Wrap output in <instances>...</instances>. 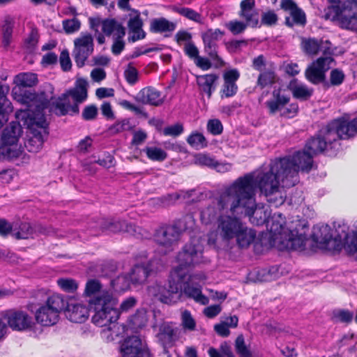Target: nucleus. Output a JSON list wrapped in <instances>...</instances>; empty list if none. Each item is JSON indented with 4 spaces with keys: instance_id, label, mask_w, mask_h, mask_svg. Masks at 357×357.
Returning a JSON list of instances; mask_svg holds the SVG:
<instances>
[{
    "instance_id": "obj_12",
    "label": "nucleus",
    "mask_w": 357,
    "mask_h": 357,
    "mask_svg": "<svg viewBox=\"0 0 357 357\" xmlns=\"http://www.w3.org/2000/svg\"><path fill=\"white\" fill-rule=\"evenodd\" d=\"M337 225H334L333 229L328 225H317L313 227L311 235L312 241L321 249L339 251L342 243L338 232H336Z\"/></svg>"
},
{
    "instance_id": "obj_19",
    "label": "nucleus",
    "mask_w": 357,
    "mask_h": 357,
    "mask_svg": "<svg viewBox=\"0 0 357 357\" xmlns=\"http://www.w3.org/2000/svg\"><path fill=\"white\" fill-rule=\"evenodd\" d=\"M333 61L331 56L319 57L314 61L305 70V77L310 82L317 84L325 80V73L330 68Z\"/></svg>"
},
{
    "instance_id": "obj_33",
    "label": "nucleus",
    "mask_w": 357,
    "mask_h": 357,
    "mask_svg": "<svg viewBox=\"0 0 357 357\" xmlns=\"http://www.w3.org/2000/svg\"><path fill=\"white\" fill-rule=\"evenodd\" d=\"M22 133L19 122L12 121L6 126L2 133L1 139L5 145H13L17 142Z\"/></svg>"
},
{
    "instance_id": "obj_40",
    "label": "nucleus",
    "mask_w": 357,
    "mask_h": 357,
    "mask_svg": "<svg viewBox=\"0 0 357 357\" xmlns=\"http://www.w3.org/2000/svg\"><path fill=\"white\" fill-rule=\"evenodd\" d=\"M289 89L295 98L302 100H307L312 95V89L305 85L298 84L296 80L291 81L289 84Z\"/></svg>"
},
{
    "instance_id": "obj_59",
    "label": "nucleus",
    "mask_w": 357,
    "mask_h": 357,
    "mask_svg": "<svg viewBox=\"0 0 357 357\" xmlns=\"http://www.w3.org/2000/svg\"><path fill=\"white\" fill-rule=\"evenodd\" d=\"M207 130L213 135H220L223 130L221 121L217 119L209 120L207 123Z\"/></svg>"
},
{
    "instance_id": "obj_1",
    "label": "nucleus",
    "mask_w": 357,
    "mask_h": 357,
    "mask_svg": "<svg viewBox=\"0 0 357 357\" xmlns=\"http://www.w3.org/2000/svg\"><path fill=\"white\" fill-rule=\"evenodd\" d=\"M313 165V157L305 149L297 151L291 157L271 162L270 169L258 178L259 189L267 202L275 207L281 206L287 194L284 188L294 186L298 182V172H308Z\"/></svg>"
},
{
    "instance_id": "obj_10",
    "label": "nucleus",
    "mask_w": 357,
    "mask_h": 357,
    "mask_svg": "<svg viewBox=\"0 0 357 357\" xmlns=\"http://www.w3.org/2000/svg\"><path fill=\"white\" fill-rule=\"evenodd\" d=\"M65 305L66 302L61 296L52 294L48 297L45 303L36 311V321L44 326L56 324L59 318V313L64 309Z\"/></svg>"
},
{
    "instance_id": "obj_18",
    "label": "nucleus",
    "mask_w": 357,
    "mask_h": 357,
    "mask_svg": "<svg viewBox=\"0 0 357 357\" xmlns=\"http://www.w3.org/2000/svg\"><path fill=\"white\" fill-rule=\"evenodd\" d=\"M287 247L293 250H302L305 246L307 225L305 221L296 220L288 229Z\"/></svg>"
},
{
    "instance_id": "obj_36",
    "label": "nucleus",
    "mask_w": 357,
    "mask_h": 357,
    "mask_svg": "<svg viewBox=\"0 0 357 357\" xmlns=\"http://www.w3.org/2000/svg\"><path fill=\"white\" fill-rule=\"evenodd\" d=\"M102 31L106 36L113 34V38H123L126 29L123 25L114 19H107L102 22Z\"/></svg>"
},
{
    "instance_id": "obj_35",
    "label": "nucleus",
    "mask_w": 357,
    "mask_h": 357,
    "mask_svg": "<svg viewBox=\"0 0 357 357\" xmlns=\"http://www.w3.org/2000/svg\"><path fill=\"white\" fill-rule=\"evenodd\" d=\"M148 294L152 298L153 301H158L162 303L171 305L173 304L174 301L176 298V294L173 296H165L163 292L165 291V287L159 284H154L151 285L147 289Z\"/></svg>"
},
{
    "instance_id": "obj_55",
    "label": "nucleus",
    "mask_w": 357,
    "mask_h": 357,
    "mask_svg": "<svg viewBox=\"0 0 357 357\" xmlns=\"http://www.w3.org/2000/svg\"><path fill=\"white\" fill-rule=\"evenodd\" d=\"M235 348L241 357H251V353L245 344L243 335H238L236 339Z\"/></svg>"
},
{
    "instance_id": "obj_60",
    "label": "nucleus",
    "mask_w": 357,
    "mask_h": 357,
    "mask_svg": "<svg viewBox=\"0 0 357 357\" xmlns=\"http://www.w3.org/2000/svg\"><path fill=\"white\" fill-rule=\"evenodd\" d=\"M183 132V127L181 123H176L170 126L165 127L162 133L165 136L177 137Z\"/></svg>"
},
{
    "instance_id": "obj_44",
    "label": "nucleus",
    "mask_w": 357,
    "mask_h": 357,
    "mask_svg": "<svg viewBox=\"0 0 357 357\" xmlns=\"http://www.w3.org/2000/svg\"><path fill=\"white\" fill-rule=\"evenodd\" d=\"M179 234L182 231H192L195 228V220L192 215L188 214L174 223Z\"/></svg>"
},
{
    "instance_id": "obj_50",
    "label": "nucleus",
    "mask_w": 357,
    "mask_h": 357,
    "mask_svg": "<svg viewBox=\"0 0 357 357\" xmlns=\"http://www.w3.org/2000/svg\"><path fill=\"white\" fill-rule=\"evenodd\" d=\"M276 75L273 71L268 70L261 73L257 79V84L261 88L275 82Z\"/></svg>"
},
{
    "instance_id": "obj_21",
    "label": "nucleus",
    "mask_w": 357,
    "mask_h": 357,
    "mask_svg": "<svg viewBox=\"0 0 357 357\" xmlns=\"http://www.w3.org/2000/svg\"><path fill=\"white\" fill-rule=\"evenodd\" d=\"M280 7L289 12L290 16L285 19L287 26L293 27L294 25L304 26L306 24L305 13L293 0H281Z\"/></svg>"
},
{
    "instance_id": "obj_16",
    "label": "nucleus",
    "mask_w": 357,
    "mask_h": 357,
    "mask_svg": "<svg viewBox=\"0 0 357 357\" xmlns=\"http://www.w3.org/2000/svg\"><path fill=\"white\" fill-rule=\"evenodd\" d=\"M224 35V32L219 29H208L202 33V38L204 44V51L214 61L215 67L224 66L223 60L218 54L217 42Z\"/></svg>"
},
{
    "instance_id": "obj_64",
    "label": "nucleus",
    "mask_w": 357,
    "mask_h": 357,
    "mask_svg": "<svg viewBox=\"0 0 357 357\" xmlns=\"http://www.w3.org/2000/svg\"><path fill=\"white\" fill-rule=\"evenodd\" d=\"M98 115V108L93 105L86 106L82 112V118L86 121L94 120Z\"/></svg>"
},
{
    "instance_id": "obj_43",
    "label": "nucleus",
    "mask_w": 357,
    "mask_h": 357,
    "mask_svg": "<svg viewBox=\"0 0 357 357\" xmlns=\"http://www.w3.org/2000/svg\"><path fill=\"white\" fill-rule=\"evenodd\" d=\"M143 151L147 158L153 161L162 162L167 158V153L161 148L157 146H146Z\"/></svg>"
},
{
    "instance_id": "obj_3",
    "label": "nucleus",
    "mask_w": 357,
    "mask_h": 357,
    "mask_svg": "<svg viewBox=\"0 0 357 357\" xmlns=\"http://www.w3.org/2000/svg\"><path fill=\"white\" fill-rule=\"evenodd\" d=\"M102 284L95 279L89 280L85 287L84 294L93 296L89 301L91 310L93 312L92 322L97 326L112 331L116 326L119 312L116 309L117 299L112 292L101 291Z\"/></svg>"
},
{
    "instance_id": "obj_24",
    "label": "nucleus",
    "mask_w": 357,
    "mask_h": 357,
    "mask_svg": "<svg viewBox=\"0 0 357 357\" xmlns=\"http://www.w3.org/2000/svg\"><path fill=\"white\" fill-rule=\"evenodd\" d=\"M238 15L248 26L257 27L259 23V13L255 8V0L241 1Z\"/></svg>"
},
{
    "instance_id": "obj_26",
    "label": "nucleus",
    "mask_w": 357,
    "mask_h": 357,
    "mask_svg": "<svg viewBox=\"0 0 357 357\" xmlns=\"http://www.w3.org/2000/svg\"><path fill=\"white\" fill-rule=\"evenodd\" d=\"M240 73L236 69L226 71L223 75L224 84L220 91L221 98H229L234 96L238 90L236 82L238 79Z\"/></svg>"
},
{
    "instance_id": "obj_8",
    "label": "nucleus",
    "mask_w": 357,
    "mask_h": 357,
    "mask_svg": "<svg viewBox=\"0 0 357 357\" xmlns=\"http://www.w3.org/2000/svg\"><path fill=\"white\" fill-rule=\"evenodd\" d=\"M15 116L31 131V136L25 142V147L29 152H38L43 147L45 137L48 135L47 123L43 111H18Z\"/></svg>"
},
{
    "instance_id": "obj_49",
    "label": "nucleus",
    "mask_w": 357,
    "mask_h": 357,
    "mask_svg": "<svg viewBox=\"0 0 357 357\" xmlns=\"http://www.w3.org/2000/svg\"><path fill=\"white\" fill-rule=\"evenodd\" d=\"M13 30V23L6 21L2 28V45L4 48H8L11 43Z\"/></svg>"
},
{
    "instance_id": "obj_42",
    "label": "nucleus",
    "mask_w": 357,
    "mask_h": 357,
    "mask_svg": "<svg viewBox=\"0 0 357 357\" xmlns=\"http://www.w3.org/2000/svg\"><path fill=\"white\" fill-rule=\"evenodd\" d=\"M172 10L187 19L194 21L197 23H202V15L200 13L196 12L192 8L174 6Z\"/></svg>"
},
{
    "instance_id": "obj_38",
    "label": "nucleus",
    "mask_w": 357,
    "mask_h": 357,
    "mask_svg": "<svg viewBox=\"0 0 357 357\" xmlns=\"http://www.w3.org/2000/svg\"><path fill=\"white\" fill-rule=\"evenodd\" d=\"M218 76L215 74H207L197 77V84L201 90L206 93L208 98L211 97L212 93L215 89V82Z\"/></svg>"
},
{
    "instance_id": "obj_39",
    "label": "nucleus",
    "mask_w": 357,
    "mask_h": 357,
    "mask_svg": "<svg viewBox=\"0 0 357 357\" xmlns=\"http://www.w3.org/2000/svg\"><path fill=\"white\" fill-rule=\"evenodd\" d=\"M176 24L160 17L153 19L150 24V30L153 33L172 32L176 29Z\"/></svg>"
},
{
    "instance_id": "obj_22",
    "label": "nucleus",
    "mask_w": 357,
    "mask_h": 357,
    "mask_svg": "<svg viewBox=\"0 0 357 357\" xmlns=\"http://www.w3.org/2000/svg\"><path fill=\"white\" fill-rule=\"evenodd\" d=\"M301 47L303 52L308 55H315L322 52L324 56L333 54L332 45L329 40H317L315 38H302Z\"/></svg>"
},
{
    "instance_id": "obj_47",
    "label": "nucleus",
    "mask_w": 357,
    "mask_h": 357,
    "mask_svg": "<svg viewBox=\"0 0 357 357\" xmlns=\"http://www.w3.org/2000/svg\"><path fill=\"white\" fill-rule=\"evenodd\" d=\"M134 126L130 121L128 119H124L117 121L109 127V130L112 134H118L124 131L132 130Z\"/></svg>"
},
{
    "instance_id": "obj_53",
    "label": "nucleus",
    "mask_w": 357,
    "mask_h": 357,
    "mask_svg": "<svg viewBox=\"0 0 357 357\" xmlns=\"http://www.w3.org/2000/svg\"><path fill=\"white\" fill-rule=\"evenodd\" d=\"M188 143L196 149L203 148L207 146L205 137L199 132L191 134L187 139Z\"/></svg>"
},
{
    "instance_id": "obj_62",
    "label": "nucleus",
    "mask_w": 357,
    "mask_h": 357,
    "mask_svg": "<svg viewBox=\"0 0 357 357\" xmlns=\"http://www.w3.org/2000/svg\"><path fill=\"white\" fill-rule=\"evenodd\" d=\"M59 62L61 69L63 71L67 72L71 69L72 63L69 56V52L67 50H64L61 52Z\"/></svg>"
},
{
    "instance_id": "obj_20",
    "label": "nucleus",
    "mask_w": 357,
    "mask_h": 357,
    "mask_svg": "<svg viewBox=\"0 0 357 357\" xmlns=\"http://www.w3.org/2000/svg\"><path fill=\"white\" fill-rule=\"evenodd\" d=\"M155 242L171 250L172 247L176 245L180 238L179 231L177 229L176 226L165 225L158 228L154 235Z\"/></svg>"
},
{
    "instance_id": "obj_61",
    "label": "nucleus",
    "mask_w": 357,
    "mask_h": 357,
    "mask_svg": "<svg viewBox=\"0 0 357 357\" xmlns=\"http://www.w3.org/2000/svg\"><path fill=\"white\" fill-rule=\"evenodd\" d=\"M181 319L182 325L184 328L190 331H193L195 329L196 326L195 321L189 311L185 310L182 313Z\"/></svg>"
},
{
    "instance_id": "obj_9",
    "label": "nucleus",
    "mask_w": 357,
    "mask_h": 357,
    "mask_svg": "<svg viewBox=\"0 0 357 357\" xmlns=\"http://www.w3.org/2000/svg\"><path fill=\"white\" fill-rule=\"evenodd\" d=\"M185 275L179 269L172 270L170 273L169 288H165L163 292L165 296H173L176 294L177 297L173 302L177 303L183 296L193 299L195 302L202 305L208 303V298L202 293L201 287L194 286L189 281L185 280Z\"/></svg>"
},
{
    "instance_id": "obj_30",
    "label": "nucleus",
    "mask_w": 357,
    "mask_h": 357,
    "mask_svg": "<svg viewBox=\"0 0 357 357\" xmlns=\"http://www.w3.org/2000/svg\"><path fill=\"white\" fill-rule=\"evenodd\" d=\"M136 100L143 104L159 106L164 102L161 93L153 87L142 89L136 96Z\"/></svg>"
},
{
    "instance_id": "obj_48",
    "label": "nucleus",
    "mask_w": 357,
    "mask_h": 357,
    "mask_svg": "<svg viewBox=\"0 0 357 357\" xmlns=\"http://www.w3.org/2000/svg\"><path fill=\"white\" fill-rule=\"evenodd\" d=\"M130 278L126 275H121L113 280L111 282L112 287L116 291H121L128 289L130 287Z\"/></svg>"
},
{
    "instance_id": "obj_46",
    "label": "nucleus",
    "mask_w": 357,
    "mask_h": 357,
    "mask_svg": "<svg viewBox=\"0 0 357 357\" xmlns=\"http://www.w3.org/2000/svg\"><path fill=\"white\" fill-rule=\"evenodd\" d=\"M147 323V317L146 311L144 310H137L130 319L131 326L135 328H141Z\"/></svg>"
},
{
    "instance_id": "obj_15",
    "label": "nucleus",
    "mask_w": 357,
    "mask_h": 357,
    "mask_svg": "<svg viewBox=\"0 0 357 357\" xmlns=\"http://www.w3.org/2000/svg\"><path fill=\"white\" fill-rule=\"evenodd\" d=\"M93 52V38L89 33H82L74 40L73 56L78 68L85 65L86 61Z\"/></svg>"
},
{
    "instance_id": "obj_56",
    "label": "nucleus",
    "mask_w": 357,
    "mask_h": 357,
    "mask_svg": "<svg viewBox=\"0 0 357 357\" xmlns=\"http://www.w3.org/2000/svg\"><path fill=\"white\" fill-rule=\"evenodd\" d=\"M138 75L137 70L130 63L128 64L124 71V76L128 83L130 85L135 84L138 81Z\"/></svg>"
},
{
    "instance_id": "obj_14",
    "label": "nucleus",
    "mask_w": 357,
    "mask_h": 357,
    "mask_svg": "<svg viewBox=\"0 0 357 357\" xmlns=\"http://www.w3.org/2000/svg\"><path fill=\"white\" fill-rule=\"evenodd\" d=\"M91 228L94 230L93 235H98L100 232L103 231L112 233L124 231L133 236L137 234L138 229L135 225L114 218L101 219L98 223L91 225Z\"/></svg>"
},
{
    "instance_id": "obj_17",
    "label": "nucleus",
    "mask_w": 357,
    "mask_h": 357,
    "mask_svg": "<svg viewBox=\"0 0 357 357\" xmlns=\"http://www.w3.org/2000/svg\"><path fill=\"white\" fill-rule=\"evenodd\" d=\"M54 234L52 227H47L40 224L31 226L29 222L16 221L13 222V236L17 239H27L33 238L35 234L50 235Z\"/></svg>"
},
{
    "instance_id": "obj_51",
    "label": "nucleus",
    "mask_w": 357,
    "mask_h": 357,
    "mask_svg": "<svg viewBox=\"0 0 357 357\" xmlns=\"http://www.w3.org/2000/svg\"><path fill=\"white\" fill-rule=\"evenodd\" d=\"M195 164L213 168L215 165L214 157L207 153H197L194 157Z\"/></svg>"
},
{
    "instance_id": "obj_41",
    "label": "nucleus",
    "mask_w": 357,
    "mask_h": 357,
    "mask_svg": "<svg viewBox=\"0 0 357 357\" xmlns=\"http://www.w3.org/2000/svg\"><path fill=\"white\" fill-rule=\"evenodd\" d=\"M270 230L275 235L285 234L284 225L285 224V218L281 213H275L271 218H269Z\"/></svg>"
},
{
    "instance_id": "obj_28",
    "label": "nucleus",
    "mask_w": 357,
    "mask_h": 357,
    "mask_svg": "<svg viewBox=\"0 0 357 357\" xmlns=\"http://www.w3.org/2000/svg\"><path fill=\"white\" fill-rule=\"evenodd\" d=\"M133 12L136 15L134 17H131L128 22L129 33L128 40L132 43L142 40L146 37V33L142 29L143 22L140 17L139 13L137 10H133Z\"/></svg>"
},
{
    "instance_id": "obj_31",
    "label": "nucleus",
    "mask_w": 357,
    "mask_h": 357,
    "mask_svg": "<svg viewBox=\"0 0 357 357\" xmlns=\"http://www.w3.org/2000/svg\"><path fill=\"white\" fill-rule=\"evenodd\" d=\"M65 313L66 317L74 323H83L89 316L88 308L79 303L68 304Z\"/></svg>"
},
{
    "instance_id": "obj_13",
    "label": "nucleus",
    "mask_w": 357,
    "mask_h": 357,
    "mask_svg": "<svg viewBox=\"0 0 357 357\" xmlns=\"http://www.w3.org/2000/svg\"><path fill=\"white\" fill-rule=\"evenodd\" d=\"M8 328L15 331L31 330L35 325L33 317L26 311L9 310L1 313Z\"/></svg>"
},
{
    "instance_id": "obj_25",
    "label": "nucleus",
    "mask_w": 357,
    "mask_h": 357,
    "mask_svg": "<svg viewBox=\"0 0 357 357\" xmlns=\"http://www.w3.org/2000/svg\"><path fill=\"white\" fill-rule=\"evenodd\" d=\"M289 100L290 97L281 89H278L273 91L271 98L265 102V106L269 114L275 115L278 112L280 114Z\"/></svg>"
},
{
    "instance_id": "obj_52",
    "label": "nucleus",
    "mask_w": 357,
    "mask_h": 357,
    "mask_svg": "<svg viewBox=\"0 0 357 357\" xmlns=\"http://www.w3.org/2000/svg\"><path fill=\"white\" fill-rule=\"evenodd\" d=\"M225 26L233 35H238L243 33L248 26L244 22L234 20L226 23Z\"/></svg>"
},
{
    "instance_id": "obj_29",
    "label": "nucleus",
    "mask_w": 357,
    "mask_h": 357,
    "mask_svg": "<svg viewBox=\"0 0 357 357\" xmlns=\"http://www.w3.org/2000/svg\"><path fill=\"white\" fill-rule=\"evenodd\" d=\"M152 270V264L150 260H145L142 263L136 264L132 267L129 274L130 281L135 284H142L144 282Z\"/></svg>"
},
{
    "instance_id": "obj_63",
    "label": "nucleus",
    "mask_w": 357,
    "mask_h": 357,
    "mask_svg": "<svg viewBox=\"0 0 357 357\" xmlns=\"http://www.w3.org/2000/svg\"><path fill=\"white\" fill-rule=\"evenodd\" d=\"M261 20L263 24L272 26L276 24L278 15L273 10H268L262 14Z\"/></svg>"
},
{
    "instance_id": "obj_23",
    "label": "nucleus",
    "mask_w": 357,
    "mask_h": 357,
    "mask_svg": "<svg viewBox=\"0 0 357 357\" xmlns=\"http://www.w3.org/2000/svg\"><path fill=\"white\" fill-rule=\"evenodd\" d=\"M146 349V344L136 335L126 338L120 347V351L123 357H143Z\"/></svg>"
},
{
    "instance_id": "obj_45",
    "label": "nucleus",
    "mask_w": 357,
    "mask_h": 357,
    "mask_svg": "<svg viewBox=\"0 0 357 357\" xmlns=\"http://www.w3.org/2000/svg\"><path fill=\"white\" fill-rule=\"evenodd\" d=\"M331 3H335L336 5L333 6V10L335 13L334 18H335L340 23V25L342 26V22L340 20V13H342V9L345 7H350L351 2L357 1L356 0H328Z\"/></svg>"
},
{
    "instance_id": "obj_57",
    "label": "nucleus",
    "mask_w": 357,
    "mask_h": 357,
    "mask_svg": "<svg viewBox=\"0 0 357 357\" xmlns=\"http://www.w3.org/2000/svg\"><path fill=\"white\" fill-rule=\"evenodd\" d=\"M57 284L61 289L67 292H73L78 287L76 281L73 279H59L57 280Z\"/></svg>"
},
{
    "instance_id": "obj_11",
    "label": "nucleus",
    "mask_w": 357,
    "mask_h": 357,
    "mask_svg": "<svg viewBox=\"0 0 357 357\" xmlns=\"http://www.w3.org/2000/svg\"><path fill=\"white\" fill-rule=\"evenodd\" d=\"M202 257V247L200 245H195L192 243L186 244L183 250L179 252L177 256L178 265L173 270L179 269L186 276L185 280L190 283L194 279L201 280L202 278L199 275H191L189 273V268L201 261ZM204 279V278H203Z\"/></svg>"
},
{
    "instance_id": "obj_54",
    "label": "nucleus",
    "mask_w": 357,
    "mask_h": 357,
    "mask_svg": "<svg viewBox=\"0 0 357 357\" xmlns=\"http://www.w3.org/2000/svg\"><path fill=\"white\" fill-rule=\"evenodd\" d=\"M62 25L65 32L69 34L77 31L80 29L81 23L77 18L73 17L63 20Z\"/></svg>"
},
{
    "instance_id": "obj_34",
    "label": "nucleus",
    "mask_w": 357,
    "mask_h": 357,
    "mask_svg": "<svg viewBox=\"0 0 357 357\" xmlns=\"http://www.w3.org/2000/svg\"><path fill=\"white\" fill-rule=\"evenodd\" d=\"M255 238V231L248 227L245 223H243L241 229L234 237L237 245L241 248H246L249 247L253 243Z\"/></svg>"
},
{
    "instance_id": "obj_27",
    "label": "nucleus",
    "mask_w": 357,
    "mask_h": 357,
    "mask_svg": "<svg viewBox=\"0 0 357 357\" xmlns=\"http://www.w3.org/2000/svg\"><path fill=\"white\" fill-rule=\"evenodd\" d=\"M336 232L339 234L342 246L347 252L354 254L357 252V234L351 232L349 233V227L345 224H338Z\"/></svg>"
},
{
    "instance_id": "obj_32",
    "label": "nucleus",
    "mask_w": 357,
    "mask_h": 357,
    "mask_svg": "<svg viewBox=\"0 0 357 357\" xmlns=\"http://www.w3.org/2000/svg\"><path fill=\"white\" fill-rule=\"evenodd\" d=\"M342 27L357 31V3L351 2L350 7H344L340 13Z\"/></svg>"
},
{
    "instance_id": "obj_58",
    "label": "nucleus",
    "mask_w": 357,
    "mask_h": 357,
    "mask_svg": "<svg viewBox=\"0 0 357 357\" xmlns=\"http://www.w3.org/2000/svg\"><path fill=\"white\" fill-rule=\"evenodd\" d=\"M39 34L36 28H32L27 38L24 40L26 48L32 50L38 44Z\"/></svg>"
},
{
    "instance_id": "obj_2",
    "label": "nucleus",
    "mask_w": 357,
    "mask_h": 357,
    "mask_svg": "<svg viewBox=\"0 0 357 357\" xmlns=\"http://www.w3.org/2000/svg\"><path fill=\"white\" fill-rule=\"evenodd\" d=\"M261 176V173L257 176L252 173L247 174L224 188L217 202L220 210L244 213L256 225H270L269 212L257 208L256 204V186L259 188L258 178Z\"/></svg>"
},
{
    "instance_id": "obj_5",
    "label": "nucleus",
    "mask_w": 357,
    "mask_h": 357,
    "mask_svg": "<svg viewBox=\"0 0 357 357\" xmlns=\"http://www.w3.org/2000/svg\"><path fill=\"white\" fill-rule=\"evenodd\" d=\"M220 197V192L211 200L206 207L202 210L200 219L205 225L211 224L217 220L218 235L223 241L229 242L234 239L243 222L238 218L227 214L230 213L234 215L236 213H232L230 210H220V205L217 203Z\"/></svg>"
},
{
    "instance_id": "obj_4",
    "label": "nucleus",
    "mask_w": 357,
    "mask_h": 357,
    "mask_svg": "<svg viewBox=\"0 0 357 357\" xmlns=\"http://www.w3.org/2000/svg\"><path fill=\"white\" fill-rule=\"evenodd\" d=\"M357 133V120L349 121L346 117L335 119L321 129L317 137L310 139L305 149L312 157L330 148L335 149L340 139H347Z\"/></svg>"
},
{
    "instance_id": "obj_37",
    "label": "nucleus",
    "mask_w": 357,
    "mask_h": 357,
    "mask_svg": "<svg viewBox=\"0 0 357 357\" xmlns=\"http://www.w3.org/2000/svg\"><path fill=\"white\" fill-rule=\"evenodd\" d=\"M8 91V86L0 85V128L2 127L3 122L7 121L6 116L13 111L11 102L6 97Z\"/></svg>"
},
{
    "instance_id": "obj_7",
    "label": "nucleus",
    "mask_w": 357,
    "mask_h": 357,
    "mask_svg": "<svg viewBox=\"0 0 357 357\" xmlns=\"http://www.w3.org/2000/svg\"><path fill=\"white\" fill-rule=\"evenodd\" d=\"M87 82L84 79L76 81L74 88L69 89L52 103L49 101L47 106L50 112L57 116H73L79 114V105L87 98ZM49 100L52 97H49Z\"/></svg>"
},
{
    "instance_id": "obj_6",
    "label": "nucleus",
    "mask_w": 357,
    "mask_h": 357,
    "mask_svg": "<svg viewBox=\"0 0 357 357\" xmlns=\"http://www.w3.org/2000/svg\"><path fill=\"white\" fill-rule=\"evenodd\" d=\"M14 82L16 86L12 89V96L15 100L26 105V109L20 111L33 112L43 111L49 103L48 96L45 92L40 93H32L24 90V88L32 87L38 82L37 75L32 73H20L15 76Z\"/></svg>"
}]
</instances>
